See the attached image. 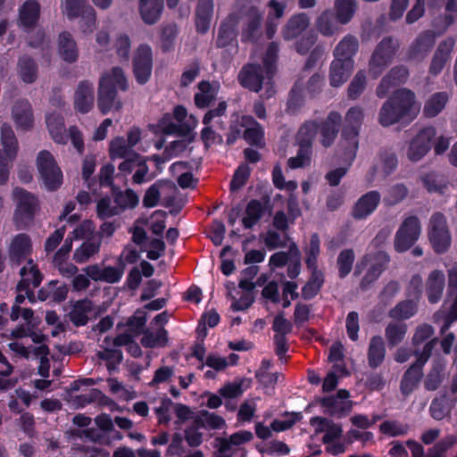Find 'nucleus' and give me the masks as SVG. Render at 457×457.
I'll list each match as a JSON object with an SVG mask.
<instances>
[{
    "instance_id": "obj_22",
    "label": "nucleus",
    "mask_w": 457,
    "mask_h": 457,
    "mask_svg": "<svg viewBox=\"0 0 457 457\" xmlns=\"http://www.w3.org/2000/svg\"><path fill=\"white\" fill-rule=\"evenodd\" d=\"M321 403L325 412L338 418L349 413L353 406L349 400V393L343 389L339 390L336 395L324 398Z\"/></svg>"
},
{
    "instance_id": "obj_41",
    "label": "nucleus",
    "mask_w": 457,
    "mask_h": 457,
    "mask_svg": "<svg viewBox=\"0 0 457 457\" xmlns=\"http://www.w3.org/2000/svg\"><path fill=\"white\" fill-rule=\"evenodd\" d=\"M227 109V104L225 102H221L219 104V106L215 110L209 111L204 117L203 123L205 127L202 130V139L206 145H212L216 141V134L215 132L209 127V124L215 118H219L225 113Z\"/></svg>"
},
{
    "instance_id": "obj_14",
    "label": "nucleus",
    "mask_w": 457,
    "mask_h": 457,
    "mask_svg": "<svg viewBox=\"0 0 457 457\" xmlns=\"http://www.w3.org/2000/svg\"><path fill=\"white\" fill-rule=\"evenodd\" d=\"M421 224L416 216H409L403 220L395 233L394 246L396 252L409 250L420 238Z\"/></svg>"
},
{
    "instance_id": "obj_18",
    "label": "nucleus",
    "mask_w": 457,
    "mask_h": 457,
    "mask_svg": "<svg viewBox=\"0 0 457 457\" xmlns=\"http://www.w3.org/2000/svg\"><path fill=\"white\" fill-rule=\"evenodd\" d=\"M153 68V53L150 46L142 44L133 54V73L139 84L148 81Z\"/></svg>"
},
{
    "instance_id": "obj_6",
    "label": "nucleus",
    "mask_w": 457,
    "mask_h": 457,
    "mask_svg": "<svg viewBox=\"0 0 457 457\" xmlns=\"http://www.w3.org/2000/svg\"><path fill=\"white\" fill-rule=\"evenodd\" d=\"M428 242L436 253H445L452 244V237L446 217L441 212H435L429 218L427 228Z\"/></svg>"
},
{
    "instance_id": "obj_54",
    "label": "nucleus",
    "mask_w": 457,
    "mask_h": 457,
    "mask_svg": "<svg viewBox=\"0 0 457 457\" xmlns=\"http://www.w3.org/2000/svg\"><path fill=\"white\" fill-rule=\"evenodd\" d=\"M195 422L197 426L209 429H220L226 426L225 420L221 416L206 411L195 416Z\"/></svg>"
},
{
    "instance_id": "obj_36",
    "label": "nucleus",
    "mask_w": 457,
    "mask_h": 457,
    "mask_svg": "<svg viewBox=\"0 0 457 457\" xmlns=\"http://www.w3.org/2000/svg\"><path fill=\"white\" fill-rule=\"evenodd\" d=\"M220 90L218 82L202 81L198 84V91L195 95V105L199 108H204L214 100Z\"/></svg>"
},
{
    "instance_id": "obj_26",
    "label": "nucleus",
    "mask_w": 457,
    "mask_h": 457,
    "mask_svg": "<svg viewBox=\"0 0 457 457\" xmlns=\"http://www.w3.org/2000/svg\"><path fill=\"white\" fill-rule=\"evenodd\" d=\"M310 424L317 433H324L323 443L341 439L343 429L339 424L322 417L312 418Z\"/></svg>"
},
{
    "instance_id": "obj_62",
    "label": "nucleus",
    "mask_w": 457,
    "mask_h": 457,
    "mask_svg": "<svg viewBox=\"0 0 457 457\" xmlns=\"http://www.w3.org/2000/svg\"><path fill=\"white\" fill-rule=\"evenodd\" d=\"M86 0H61V12L68 19H75L83 12Z\"/></svg>"
},
{
    "instance_id": "obj_17",
    "label": "nucleus",
    "mask_w": 457,
    "mask_h": 457,
    "mask_svg": "<svg viewBox=\"0 0 457 457\" xmlns=\"http://www.w3.org/2000/svg\"><path fill=\"white\" fill-rule=\"evenodd\" d=\"M232 134L228 137V143L232 144L237 137L243 133L244 138L251 145H260L262 141V127L250 116H242L239 124L231 126Z\"/></svg>"
},
{
    "instance_id": "obj_21",
    "label": "nucleus",
    "mask_w": 457,
    "mask_h": 457,
    "mask_svg": "<svg viewBox=\"0 0 457 457\" xmlns=\"http://www.w3.org/2000/svg\"><path fill=\"white\" fill-rule=\"evenodd\" d=\"M340 122V113L332 112L328 114L326 120L320 123L312 121L310 123L317 126V134L320 133V143L323 147L328 148L332 145L337 136Z\"/></svg>"
},
{
    "instance_id": "obj_64",
    "label": "nucleus",
    "mask_w": 457,
    "mask_h": 457,
    "mask_svg": "<svg viewBox=\"0 0 457 457\" xmlns=\"http://www.w3.org/2000/svg\"><path fill=\"white\" fill-rule=\"evenodd\" d=\"M312 270V278L309 282L303 287V295L304 298L313 297L320 290L323 283V276L320 271L317 270Z\"/></svg>"
},
{
    "instance_id": "obj_61",
    "label": "nucleus",
    "mask_w": 457,
    "mask_h": 457,
    "mask_svg": "<svg viewBox=\"0 0 457 457\" xmlns=\"http://www.w3.org/2000/svg\"><path fill=\"white\" fill-rule=\"evenodd\" d=\"M417 312V304L413 301H404L393 308L389 315L393 319L406 320L412 317Z\"/></svg>"
},
{
    "instance_id": "obj_56",
    "label": "nucleus",
    "mask_w": 457,
    "mask_h": 457,
    "mask_svg": "<svg viewBox=\"0 0 457 457\" xmlns=\"http://www.w3.org/2000/svg\"><path fill=\"white\" fill-rule=\"evenodd\" d=\"M407 325L404 323H390L386 328V338L390 347L399 345L405 337Z\"/></svg>"
},
{
    "instance_id": "obj_57",
    "label": "nucleus",
    "mask_w": 457,
    "mask_h": 457,
    "mask_svg": "<svg viewBox=\"0 0 457 457\" xmlns=\"http://www.w3.org/2000/svg\"><path fill=\"white\" fill-rule=\"evenodd\" d=\"M114 203L120 213L126 209L136 207L138 204V196L131 189L120 191L115 195Z\"/></svg>"
},
{
    "instance_id": "obj_35",
    "label": "nucleus",
    "mask_w": 457,
    "mask_h": 457,
    "mask_svg": "<svg viewBox=\"0 0 457 457\" xmlns=\"http://www.w3.org/2000/svg\"><path fill=\"white\" fill-rule=\"evenodd\" d=\"M358 46V40L354 37H345L335 48V59H340L341 62H349L354 65L353 57L356 54Z\"/></svg>"
},
{
    "instance_id": "obj_20",
    "label": "nucleus",
    "mask_w": 457,
    "mask_h": 457,
    "mask_svg": "<svg viewBox=\"0 0 457 457\" xmlns=\"http://www.w3.org/2000/svg\"><path fill=\"white\" fill-rule=\"evenodd\" d=\"M11 117L18 130L29 131L34 127V113L28 100L15 101L11 108Z\"/></svg>"
},
{
    "instance_id": "obj_55",
    "label": "nucleus",
    "mask_w": 457,
    "mask_h": 457,
    "mask_svg": "<svg viewBox=\"0 0 457 457\" xmlns=\"http://www.w3.org/2000/svg\"><path fill=\"white\" fill-rule=\"evenodd\" d=\"M355 0H335L334 8L340 24L348 23L355 12Z\"/></svg>"
},
{
    "instance_id": "obj_48",
    "label": "nucleus",
    "mask_w": 457,
    "mask_h": 457,
    "mask_svg": "<svg viewBox=\"0 0 457 457\" xmlns=\"http://www.w3.org/2000/svg\"><path fill=\"white\" fill-rule=\"evenodd\" d=\"M68 291L67 285L53 280L39 291V298L41 300L52 299L54 302H62L67 297Z\"/></svg>"
},
{
    "instance_id": "obj_50",
    "label": "nucleus",
    "mask_w": 457,
    "mask_h": 457,
    "mask_svg": "<svg viewBox=\"0 0 457 457\" xmlns=\"http://www.w3.org/2000/svg\"><path fill=\"white\" fill-rule=\"evenodd\" d=\"M338 23L332 12L327 10L317 18L315 25L318 31L323 36H332L338 32Z\"/></svg>"
},
{
    "instance_id": "obj_59",
    "label": "nucleus",
    "mask_w": 457,
    "mask_h": 457,
    "mask_svg": "<svg viewBox=\"0 0 457 457\" xmlns=\"http://www.w3.org/2000/svg\"><path fill=\"white\" fill-rule=\"evenodd\" d=\"M167 331L163 328H159L156 332L146 331L141 339L145 347L164 346L167 343Z\"/></svg>"
},
{
    "instance_id": "obj_24",
    "label": "nucleus",
    "mask_w": 457,
    "mask_h": 457,
    "mask_svg": "<svg viewBox=\"0 0 457 457\" xmlns=\"http://www.w3.org/2000/svg\"><path fill=\"white\" fill-rule=\"evenodd\" d=\"M454 44V39L449 37L438 45L429 66V73L431 75L436 76L443 71L445 63L450 59V54L453 49Z\"/></svg>"
},
{
    "instance_id": "obj_60",
    "label": "nucleus",
    "mask_w": 457,
    "mask_h": 457,
    "mask_svg": "<svg viewBox=\"0 0 457 457\" xmlns=\"http://www.w3.org/2000/svg\"><path fill=\"white\" fill-rule=\"evenodd\" d=\"M262 214V206L260 202L253 200L251 201L245 210V215L244 216L242 222L245 228H251L257 223Z\"/></svg>"
},
{
    "instance_id": "obj_1",
    "label": "nucleus",
    "mask_w": 457,
    "mask_h": 457,
    "mask_svg": "<svg viewBox=\"0 0 457 457\" xmlns=\"http://www.w3.org/2000/svg\"><path fill=\"white\" fill-rule=\"evenodd\" d=\"M262 14L252 4V0H237L234 11L220 27L216 44L225 47L236 40L238 25L242 24L244 40L254 37L261 28Z\"/></svg>"
},
{
    "instance_id": "obj_11",
    "label": "nucleus",
    "mask_w": 457,
    "mask_h": 457,
    "mask_svg": "<svg viewBox=\"0 0 457 457\" xmlns=\"http://www.w3.org/2000/svg\"><path fill=\"white\" fill-rule=\"evenodd\" d=\"M133 341V336L129 333H124L112 339L104 337L99 345L100 350L96 355L98 359L106 362L108 370H114L122 360V353L119 349L121 345H130Z\"/></svg>"
},
{
    "instance_id": "obj_40",
    "label": "nucleus",
    "mask_w": 457,
    "mask_h": 457,
    "mask_svg": "<svg viewBox=\"0 0 457 457\" xmlns=\"http://www.w3.org/2000/svg\"><path fill=\"white\" fill-rule=\"evenodd\" d=\"M445 288V274L440 270H433L427 280V294L431 303H437Z\"/></svg>"
},
{
    "instance_id": "obj_34",
    "label": "nucleus",
    "mask_w": 457,
    "mask_h": 457,
    "mask_svg": "<svg viewBox=\"0 0 457 457\" xmlns=\"http://www.w3.org/2000/svg\"><path fill=\"white\" fill-rule=\"evenodd\" d=\"M40 6L34 0L26 1L19 9V24L23 28H32L39 19Z\"/></svg>"
},
{
    "instance_id": "obj_23",
    "label": "nucleus",
    "mask_w": 457,
    "mask_h": 457,
    "mask_svg": "<svg viewBox=\"0 0 457 457\" xmlns=\"http://www.w3.org/2000/svg\"><path fill=\"white\" fill-rule=\"evenodd\" d=\"M46 124L51 138L57 144L65 145L68 134L62 115L56 111L48 112L46 115Z\"/></svg>"
},
{
    "instance_id": "obj_53",
    "label": "nucleus",
    "mask_w": 457,
    "mask_h": 457,
    "mask_svg": "<svg viewBox=\"0 0 457 457\" xmlns=\"http://www.w3.org/2000/svg\"><path fill=\"white\" fill-rule=\"evenodd\" d=\"M109 154L111 159H120L128 157H135L137 154L132 151V147L127 140L122 137H114L109 145Z\"/></svg>"
},
{
    "instance_id": "obj_44",
    "label": "nucleus",
    "mask_w": 457,
    "mask_h": 457,
    "mask_svg": "<svg viewBox=\"0 0 457 457\" xmlns=\"http://www.w3.org/2000/svg\"><path fill=\"white\" fill-rule=\"evenodd\" d=\"M407 77L408 71L405 67H395L392 69L389 74L382 79L380 85L377 88L378 96L384 97L393 84L401 83L404 81Z\"/></svg>"
},
{
    "instance_id": "obj_27",
    "label": "nucleus",
    "mask_w": 457,
    "mask_h": 457,
    "mask_svg": "<svg viewBox=\"0 0 457 457\" xmlns=\"http://www.w3.org/2000/svg\"><path fill=\"white\" fill-rule=\"evenodd\" d=\"M95 102L94 87L91 83L84 81L81 82L74 95V108L77 112L81 113L88 112Z\"/></svg>"
},
{
    "instance_id": "obj_9",
    "label": "nucleus",
    "mask_w": 457,
    "mask_h": 457,
    "mask_svg": "<svg viewBox=\"0 0 457 457\" xmlns=\"http://www.w3.org/2000/svg\"><path fill=\"white\" fill-rule=\"evenodd\" d=\"M0 185L7 182L12 162L18 152V141L12 127L4 123L1 127Z\"/></svg>"
},
{
    "instance_id": "obj_45",
    "label": "nucleus",
    "mask_w": 457,
    "mask_h": 457,
    "mask_svg": "<svg viewBox=\"0 0 457 457\" xmlns=\"http://www.w3.org/2000/svg\"><path fill=\"white\" fill-rule=\"evenodd\" d=\"M449 96L446 92L433 94L424 104L423 113L428 118H434L438 115L445 107Z\"/></svg>"
},
{
    "instance_id": "obj_19",
    "label": "nucleus",
    "mask_w": 457,
    "mask_h": 457,
    "mask_svg": "<svg viewBox=\"0 0 457 457\" xmlns=\"http://www.w3.org/2000/svg\"><path fill=\"white\" fill-rule=\"evenodd\" d=\"M389 258L384 252H378L374 256H366L356 265V272L361 273L367 268V273L362 278L361 287H366L374 282L384 270Z\"/></svg>"
},
{
    "instance_id": "obj_37",
    "label": "nucleus",
    "mask_w": 457,
    "mask_h": 457,
    "mask_svg": "<svg viewBox=\"0 0 457 457\" xmlns=\"http://www.w3.org/2000/svg\"><path fill=\"white\" fill-rule=\"evenodd\" d=\"M213 12V0H199L195 12V25L199 32L205 33Z\"/></svg>"
},
{
    "instance_id": "obj_43",
    "label": "nucleus",
    "mask_w": 457,
    "mask_h": 457,
    "mask_svg": "<svg viewBox=\"0 0 457 457\" xmlns=\"http://www.w3.org/2000/svg\"><path fill=\"white\" fill-rule=\"evenodd\" d=\"M163 0H140L139 12L141 18L147 24L155 23L161 15Z\"/></svg>"
},
{
    "instance_id": "obj_29",
    "label": "nucleus",
    "mask_w": 457,
    "mask_h": 457,
    "mask_svg": "<svg viewBox=\"0 0 457 457\" xmlns=\"http://www.w3.org/2000/svg\"><path fill=\"white\" fill-rule=\"evenodd\" d=\"M420 179L429 194L444 195L449 192V181L441 174L431 171L420 175Z\"/></svg>"
},
{
    "instance_id": "obj_32",
    "label": "nucleus",
    "mask_w": 457,
    "mask_h": 457,
    "mask_svg": "<svg viewBox=\"0 0 457 457\" xmlns=\"http://www.w3.org/2000/svg\"><path fill=\"white\" fill-rule=\"evenodd\" d=\"M58 54L66 62L71 63L78 60L77 44L69 32H62L59 35Z\"/></svg>"
},
{
    "instance_id": "obj_28",
    "label": "nucleus",
    "mask_w": 457,
    "mask_h": 457,
    "mask_svg": "<svg viewBox=\"0 0 457 457\" xmlns=\"http://www.w3.org/2000/svg\"><path fill=\"white\" fill-rule=\"evenodd\" d=\"M21 279L18 284L20 290H24L28 295L29 289L37 287L42 281V274L32 260H29L20 271Z\"/></svg>"
},
{
    "instance_id": "obj_7",
    "label": "nucleus",
    "mask_w": 457,
    "mask_h": 457,
    "mask_svg": "<svg viewBox=\"0 0 457 457\" xmlns=\"http://www.w3.org/2000/svg\"><path fill=\"white\" fill-rule=\"evenodd\" d=\"M36 165L40 179L47 190L54 191L62 186V171L50 152L40 151L36 158Z\"/></svg>"
},
{
    "instance_id": "obj_13",
    "label": "nucleus",
    "mask_w": 457,
    "mask_h": 457,
    "mask_svg": "<svg viewBox=\"0 0 457 457\" xmlns=\"http://www.w3.org/2000/svg\"><path fill=\"white\" fill-rule=\"evenodd\" d=\"M12 197L16 203L14 222L18 228H22L32 220L37 208V199L19 187L13 189Z\"/></svg>"
},
{
    "instance_id": "obj_25",
    "label": "nucleus",
    "mask_w": 457,
    "mask_h": 457,
    "mask_svg": "<svg viewBox=\"0 0 457 457\" xmlns=\"http://www.w3.org/2000/svg\"><path fill=\"white\" fill-rule=\"evenodd\" d=\"M85 272L95 281H103L106 283L119 282L122 277L123 270L116 267H103L98 264L90 265L85 268Z\"/></svg>"
},
{
    "instance_id": "obj_30",
    "label": "nucleus",
    "mask_w": 457,
    "mask_h": 457,
    "mask_svg": "<svg viewBox=\"0 0 457 457\" xmlns=\"http://www.w3.org/2000/svg\"><path fill=\"white\" fill-rule=\"evenodd\" d=\"M380 201V195L377 191H370L362 195L353 208V217L364 219L371 214Z\"/></svg>"
},
{
    "instance_id": "obj_5",
    "label": "nucleus",
    "mask_w": 457,
    "mask_h": 457,
    "mask_svg": "<svg viewBox=\"0 0 457 457\" xmlns=\"http://www.w3.org/2000/svg\"><path fill=\"white\" fill-rule=\"evenodd\" d=\"M363 119V112L360 107L349 109L345 115V126L339 141V148L345 149L346 159L351 162L354 160L359 146L358 129Z\"/></svg>"
},
{
    "instance_id": "obj_58",
    "label": "nucleus",
    "mask_w": 457,
    "mask_h": 457,
    "mask_svg": "<svg viewBox=\"0 0 457 457\" xmlns=\"http://www.w3.org/2000/svg\"><path fill=\"white\" fill-rule=\"evenodd\" d=\"M100 241L87 240L84 242L74 253V260L82 263L87 262L91 256L98 253Z\"/></svg>"
},
{
    "instance_id": "obj_12",
    "label": "nucleus",
    "mask_w": 457,
    "mask_h": 457,
    "mask_svg": "<svg viewBox=\"0 0 457 457\" xmlns=\"http://www.w3.org/2000/svg\"><path fill=\"white\" fill-rule=\"evenodd\" d=\"M436 338H433L427 342L421 353L416 350L417 361L405 372L401 382L403 394L409 395L417 387L422 376V366L429 358L432 350L436 345Z\"/></svg>"
},
{
    "instance_id": "obj_47",
    "label": "nucleus",
    "mask_w": 457,
    "mask_h": 457,
    "mask_svg": "<svg viewBox=\"0 0 457 457\" xmlns=\"http://www.w3.org/2000/svg\"><path fill=\"white\" fill-rule=\"evenodd\" d=\"M238 360V355L235 353L229 354L228 357H223L218 353H209L205 358V361L199 367L200 370L204 369V366H207L215 371H222L228 366L234 365Z\"/></svg>"
},
{
    "instance_id": "obj_38",
    "label": "nucleus",
    "mask_w": 457,
    "mask_h": 457,
    "mask_svg": "<svg viewBox=\"0 0 457 457\" xmlns=\"http://www.w3.org/2000/svg\"><path fill=\"white\" fill-rule=\"evenodd\" d=\"M253 439V434L251 431L240 430L232 434L228 438H218V448L221 453L232 450L233 447L241 446Z\"/></svg>"
},
{
    "instance_id": "obj_10",
    "label": "nucleus",
    "mask_w": 457,
    "mask_h": 457,
    "mask_svg": "<svg viewBox=\"0 0 457 457\" xmlns=\"http://www.w3.org/2000/svg\"><path fill=\"white\" fill-rule=\"evenodd\" d=\"M453 22V17L450 14L444 18L435 21V31H426L420 34L412 43L410 48V55L414 60H422L426 57L429 50L435 44L436 37L444 33L447 28Z\"/></svg>"
},
{
    "instance_id": "obj_8",
    "label": "nucleus",
    "mask_w": 457,
    "mask_h": 457,
    "mask_svg": "<svg viewBox=\"0 0 457 457\" xmlns=\"http://www.w3.org/2000/svg\"><path fill=\"white\" fill-rule=\"evenodd\" d=\"M436 134V129L433 126H427L417 131L406 143V158L411 162L421 161L431 150Z\"/></svg>"
},
{
    "instance_id": "obj_42",
    "label": "nucleus",
    "mask_w": 457,
    "mask_h": 457,
    "mask_svg": "<svg viewBox=\"0 0 457 457\" xmlns=\"http://www.w3.org/2000/svg\"><path fill=\"white\" fill-rule=\"evenodd\" d=\"M310 25V19L304 13H300L290 18L283 29L284 38L291 40L298 37Z\"/></svg>"
},
{
    "instance_id": "obj_2",
    "label": "nucleus",
    "mask_w": 457,
    "mask_h": 457,
    "mask_svg": "<svg viewBox=\"0 0 457 457\" xmlns=\"http://www.w3.org/2000/svg\"><path fill=\"white\" fill-rule=\"evenodd\" d=\"M278 47L272 43L267 48L263 57V69L260 65L248 64L245 66L238 74L240 84L253 92H259L263 89L262 97L266 99L275 94V88L271 80V76L275 70Z\"/></svg>"
},
{
    "instance_id": "obj_52",
    "label": "nucleus",
    "mask_w": 457,
    "mask_h": 457,
    "mask_svg": "<svg viewBox=\"0 0 457 457\" xmlns=\"http://www.w3.org/2000/svg\"><path fill=\"white\" fill-rule=\"evenodd\" d=\"M17 72L24 83H32L37 76V66L30 57L22 56L18 62Z\"/></svg>"
},
{
    "instance_id": "obj_31",
    "label": "nucleus",
    "mask_w": 457,
    "mask_h": 457,
    "mask_svg": "<svg viewBox=\"0 0 457 457\" xmlns=\"http://www.w3.org/2000/svg\"><path fill=\"white\" fill-rule=\"evenodd\" d=\"M93 312V303L88 299H83L74 302L69 312L70 320L77 327L84 326Z\"/></svg>"
},
{
    "instance_id": "obj_15",
    "label": "nucleus",
    "mask_w": 457,
    "mask_h": 457,
    "mask_svg": "<svg viewBox=\"0 0 457 457\" xmlns=\"http://www.w3.org/2000/svg\"><path fill=\"white\" fill-rule=\"evenodd\" d=\"M317 136V126L305 123L298 131L297 141L299 151L295 157L288 160V165L292 169L301 168L309 164L312 154V144Z\"/></svg>"
},
{
    "instance_id": "obj_49",
    "label": "nucleus",
    "mask_w": 457,
    "mask_h": 457,
    "mask_svg": "<svg viewBox=\"0 0 457 457\" xmlns=\"http://www.w3.org/2000/svg\"><path fill=\"white\" fill-rule=\"evenodd\" d=\"M385 355L386 347L382 337L378 336L371 337L368 350L369 365L377 368L383 362Z\"/></svg>"
},
{
    "instance_id": "obj_4",
    "label": "nucleus",
    "mask_w": 457,
    "mask_h": 457,
    "mask_svg": "<svg viewBox=\"0 0 457 457\" xmlns=\"http://www.w3.org/2000/svg\"><path fill=\"white\" fill-rule=\"evenodd\" d=\"M128 89V79L124 71L114 67L105 72L101 79L98 89L97 105L103 114L112 111H120L122 108V102L117 96V90L126 91Z\"/></svg>"
},
{
    "instance_id": "obj_63",
    "label": "nucleus",
    "mask_w": 457,
    "mask_h": 457,
    "mask_svg": "<svg viewBox=\"0 0 457 457\" xmlns=\"http://www.w3.org/2000/svg\"><path fill=\"white\" fill-rule=\"evenodd\" d=\"M137 158L135 163L134 174L132 176V181L135 184H143L150 181L153 177L149 174V168L146 164V160L142 159L138 154H134Z\"/></svg>"
},
{
    "instance_id": "obj_46",
    "label": "nucleus",
    "mask_w": 457,
    "mask_h": 457,
    "mask_svg": "<svg viewBox=\"0 0 457 457\" xmlns=\"http://www.w3.org/2000/svg\"><path fill=\"white\" fill-rule=\"evenodd\" d=\"M159 190L162 197V204L166 207H181L184 204V202L179 199H177L178 189L177 187L169 180H158Z\"/></svg>"
},
{
    "instance_id": "obj_39",
    "label": "nucleus",
    "mask_w": 457,
    "mask_h": 457,
    "mask_svg": "<svg viewBox=\"0 0 457 457\" xmlns=\"http://www.w3.org/2000/svg\"><path fill=\"white\" fill-rule=\"evenodd\" d=\"M353 63L341 62L340 59H335L330 66V84L332 87H340L343 85L353 70Z\"/></svg>"
},
{
    "instance_id": "obj_16",
    "label": "nucleus",
    "mask_w": 457,
    "mask_h": 457,
    "mask_svg": "<svg viewBox=\"0 0 457 457\" xmlns=\"http://www.w3.org/2000/svg\"><path fill=\"white\" fill-rule=\"evenodd\" d=\"M397 44L391 38H384L373 52L369 71L376 79L390 64L395 54Z\"/></svg>"
},
{
    "instance_id": "obj_3",
    "label": "nucleus",
    "mask_w": 457,
    "mask_h": 457,
    "mask_svg": "<svg viewBox=\"0 0 457 457\" xmlns=\"http://www.w3.org/2000/svg\"><path fill=\"white\" fill-rule=\"evenodd\" d=\"M420 109V105L415 102V96L411 90L399 89L383 104L378 120L385 127L402 120H411Z\"/></svg>"
},
{
    "instance_id": "obj_51",
    "label": "nucleus",
    "mask_w": 457,
    "mask_h": 457,
    "mask_svg": "<svg viewBox=\"0 0 457 457\" xmlns=\"http://www.w3.org/2000/svg\"><path fill=\"white\" fill-rule=\"evenodd\" d=\"M268 22L266 33L269 37H271L277 29L278 23L274 22V20H279L284 15L286 4L278 0H270L268 3Z\"/></svg>"
},
{
    "instance_id": "obj_33",
    "label": "nucleus",
    "mask_w": 457,
    "mask_h": 457,
    "mask_svg": "<svg viewBox=\"0 0 457 457\" xmlns=\"http://www.w3.org/2000/svg\"><path fill=\"white\" fill-rule=\"evenodd\" d=\"M32 250L30 237L26 234L16 235L9 246V255L13 261L20 262L25 259Z\"/></svg>"
}]
</instances>
